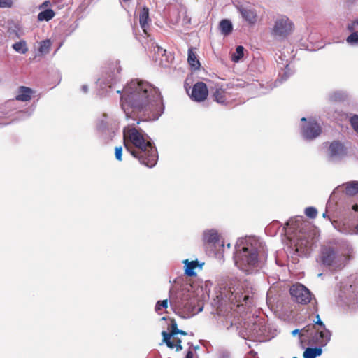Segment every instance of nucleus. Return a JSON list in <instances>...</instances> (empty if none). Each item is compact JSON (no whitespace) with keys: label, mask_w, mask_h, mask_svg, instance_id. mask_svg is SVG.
<instances>
[{"label":"nucleus","mask_w":358,"mask_h":358,"mask_svg":"<svg viewBox=\"0 0 358 358\" xmlns=\"http://www.w3.org/2000/svg\"><path fill=\"white\" fill-rule=\"evenodd\" d=\"M178 334H180V335H184V336H185V335H187V332H185V331H183V330H180V329H179V330L178 331Z\"/></svg>","instance_id":"obj_41"},{"label":"nucleus","mask_w":358,"mask_h":358,"mask_svg":"<svg viewBox=\"0 0 358 358\" xmlns=\"http://www.w3.org/2000/svg\"><path fill=\"white\" fill-rule=\"evenodd\" d=\"M120 105L128 117L136 115L145 120L158 118L162 110L159 90L149 83L135 79L127 84L120 97Z\"/></svg>","instance_id":"obj_1"},{"label":"nucleus","mask_w":358,"mask_h":358,"mask_svg":"<svg viewBox=\"0 0 358 358\" xmlns=\"http://www.w3.org/2000/svg\"><path fill=\"white\" fill-rule=\"evenodd\" d=\"M287 233L293 235L295 251L299 256L306 255L313 244L315 230L302 219L290 220L287 222Z\"/></svg>","instance_id":"obj_3"},{"label":"nucleus","mask_w":358,"mask_h":358,"mask_svg":"<svg viewBox=\"0 0 358 358\" xmlns=\"http://www.w3.org/2000/svg\"><path fill=\"white\" fill-rule=\"evenodd\" d=\"M289 292L294 300L298 303L308 304L312 299L310 292L301 284L292 285Z\"/></svg>","instance_id":"obj_8"},{"label":"nucleus","mask_w":358,"mask_h":358,"mask_svg":"<svg viewBox=\"0 0 358 358\" xmlns=\"http://www.w3.org/2000/svg\"><path fill=\"white\" fill-rule=\"evenodd\" d=\"M248 299H249V296H248V295L243 296V294H240L238 293L236 294L235 295H234L233 292L231 293V296L229 298L230 300H231L234 303H238V305L239 303L243 304V302L246 303L247 301L248 300Z\"/></svg>","instance_id":"obj_25"},{"label":"nucleus","mask_w":358,"mask_h":358,"mask_svg":"<svg viewBox=\"0 0 358 358\" xmlns=\"http://www.w3.org/2000/svg\"><path fill=\"white\" fill-rule=\"evenodd\" d=\"M328 152L331 158H341L347 155L346 148L338 141H334L329 144Z\"/></svg>","instance_id":"obj_13"},{"label":"nucleus","mask_w":358,"mask_h":358,"mask_svg":"<svg viewBox=\"0 0 358 358\" xmlns=\"http://www.w3.org/2000/svg\"><path fill=\"white\" fill-rule=\"evenodd\" d=\"M293 358H297V357H293Z\"/></svg>","instance_id":"obj_45"},{"label":"nucleus","mask_w":358,"mask_h":358,"mask_svg":"<svg viewBox=\"0 0 358 358\" xmlns=\"http://www.w3.org/2000/svg\"><path fill=\"white\" fill-rule=\"evenodd\" d=\"M294 24L286 16L278 19L273 28L274 35L285 37L294 30Z\"/></svg>","instance_id":"obj_9"},{"label":"nucleus","mask_w":358,"mask_h":358,"mask_svg":"<svg viewBox=\"0 0 358 358\" xmlns=\"http://www.w3.org/2000/svg\"><path fill=\"white\" fill-rule=\"evenodd\" d=\"M322 132L320 124L315 121H309L302 129L305 138L312 140L319 136Z\"/></svg>","instance_id":"obj_12"},{"label":"nucleus","mask_w":358,"mask_h":358,"mask_svg":"<svg viewBox=\"0 0 358 358\" xmlns=\"http://www.w3.org/2000/svg\"><path fill=\"white\" fill-rule=\"evenodd\" d=\"M124 145L132 156L148 167H153L158 159L157 150L145 136L137 129L124 130Z\"/></svg>","instance_id":"obj_2"},{"label":"nucleus","mask_w":358,"mask_h":358,"mask_svg":"<svg viewBox=\"0 0 358 358\" xmlns=\"http://www.w3.org/2000/svg\"><path fill=\"white\" fill-rule=\"evenodd\" d=\"M148 20H149V9L148 8L144 6L139 14V22L141 24V27L143 29V31L145 32V29L148 27Z\"/></svg>","instance_id":"obj_19"},{"label":"nucleus","mask_w":358,"mask_h":358,"mask_svg":"<svg viewBox=\"0 0 358 358\" xmlns=\"http://www.w3.org/2000/svg\"><path fill=\"white\" fill-rule=\"evenodd\" d=\"M221 32L224 35H228L232 31V24L228 20H222L220 22Z\"/></svg>","instance_id":"obj_23"},{"label":"nucleus","mask_w":358,"mask_h":358,"mask_svg":"<svg viewBox=\"0 0 358 358\" xmlns=\"http://www.w3.org/2000/svg\"><path fill=\"white\" fill-rule=\"evenodd\" d=\"M357 26H358V20H355L351 23L348 24L347 27L349 31H353Z\"/></svg>","instance_id":"obj_37"},{"label":"nucleus","mask_w":358,"mask_h":358,"mask_svg":"<svg viewBox=\"0 0 358 358\" xmlns=\"http://www.w3.org/2000/svg\"><path fill=\"white\" fill-rule=\"evenodd\" d=\"M183 262L185 265V274L190 277L196 276V273L194 270L199 266L201 268L203 265H199L197 260L189 262L187 259H186Z\"/></svg>","instance_id":"obj_16"},{"label":"nucleus","mask_w":358,"mask_h":358,"mask_svg":"<svg viewBox=\"0 0 358 358\" xmlns=\"http://www.w3.org/2000/svg\"><path fill=\"white\" fill-rule=\"evenodd\" d=\"M352 210L357 212L358 211V204H355L352 206Z\"/></svg>","instance_id":"obj_42"},{"label":"nucleus","mask_w":358,"mask_h":358,"mask_svg":"<svg viewBox=\"0 0 358 358\" xmlns=\"http://www.w3.org/2000/svg\"><path fill=\"white\" fill-rule=\"evenodd\" d=\"M12 5V0H0V8H10Z\"/></svg>","instance_id":"obj_36"},{"label":"nucleus","mask_w":358,"mask_h":358,"mask_svg":"<svg viewBox=\"0 0 358 358\" xmlns=\"http://www.w3.org/2000/svg\"><path fill=\"white\" fill-rule=\"evenodd\" d=\"M50 4V2L49 1H45L40 6V8H45L48 7Z\"/></svg>","instance_id":"obj_39"},{"label":"nucleus","mask_w":358,"mask_h":358,"mask_svg":"<svg viewBox=\"0 0 358 358\" xmlns=\"http://www.w3.org/2000/svg\"><path fill=\"white\" fill-rule=\"evenodd\" d=\"M187 62L192 68H194V69H199L200 68L201 64L197 59L194 49L192 47L188 49Z\"/></svg>","instance_id":"obj_17"},{"label":"nucleus","mask_w":358,"mask_h":358,"mask_svg":"<svg viewBox=\"0 0 358 358\" xmlns=\"http://www.w3.org/2000/svg\"><path fill=\"white\" fill-rule=\"evenodd\" d=\"M316 317L315 323L303 327V332L301 334L306 338V345L324 347L330 341L331 334L320 320V315H317Z\"/></svg>","instance_id":"obj_4"},{"label":"nucleus","mask_w":358,"mask_h":358,"mask_svg":"<svg viewBox=\"0 0 358 358\" xmlns=\"http://www.w3.org/2000/svg\"><path fill=\"white\" fill-rule=\"evenodd\" d=\"M178 328L174 319L171 320V331H162L163 342L170 348H176V351H180L182 349L181 345L182 341L174 336L178 334Z\"/></svg>","instance_id":"obj_7"},{"label":"nucleus","mask_w":358,"mask_h":358,"mask_svg":"<svg viewBox=\"0 0 358 358\" xmlns=\"http://www.w3.org/2000/svg\"><path fill=\"white\" fill-rule=\"evenodd\" d=\"M122 146L115 147V158L118 161H122Z\"/></svg>","instance_id":"obj_35"},{"label":"nucleus","mask_w":358,"mask_h":358,"mask_svg":"<svg viewBox=\"0 0 358 358\" xmlns=\"http://www.w3.org/2000/svg\"><path fill=\"white\" fill-rule=\"evenodd\" d=\"M237 10L243 20L250 26H254L258 22L259 17L255 9L250 6H238Z\"/></svg>","instance_id":"obj_11"},{"label":"nucleus","mask_w":358,"mask_h":358,"mask_svg":"<svg viewBox=\"0 0 358 358\" xmlns=\"http://www.w3.org/2000/svg\"><path fill=\"white\" fill-rule=\"evenodd\" d=\"M246 86V83L242 80H237L236 83L227 85L228 88H243Z\"/></svg>","instance_id":"obj_31"},{"label":"nucleus","mask_w":358,"mask_h":358,"mask_svg":"<svg viewBox=\"0 0 358 358\" xmlns=\"http://www.w3.org/2000/svg\"><path fill=\"white\" fill-rule=\"evenodd\" d=\"M346 41L350 44L358 43V31H353L348 36Z\"/></svg>","instance_id":"obj_30"},{"label":"nucleus","mask_w":358,"mask_h":358,"mask_svg":"<svg viewBox=\"0 0 358 358\" xmlns=\"http://www.w3.org/2000/svg\"><path fill=\"white\" fill-rule=\"evenodd\" d=\"M83 92L86 93L88 91V87L87 85H83L81 87Z\"/></svg>","instance_id":"obj_40"},{"label":"nucleus","mask_w":358,"mask_h":358,"mask_svg":"<svg viewBox=\"0 0 358 358\" xmlns=\"http://www.w3.org/2000/svg\"><path fill=\"white\" fill-rule=\"evenodd\" d=\"M306 119L305 117L301 118V121H306Z\"/></svg>","instance_id":"obj_43"},{"label":"nucleus","mask_w":358,"mask_h":358,"mask_svg":"<svg viewBox=\"0 0 358 358\" xmlns=\"http://www.w3.org/2000/svg\"><path fill=\"white\" fill-rule=\"evenodd\" d=\"M168 308V299H164L162 301H158L155 306V311L159 314L161 315L162 313L161 310L162 309H166Z\"/></svg>","instance_id":"obj_28"},{"label":"nucleus","mask_w":358,"mask_h":358,"mask_svg":"<svg viewBox=\"0 0 358 358\" xmlns=\"http://www.w3.org/2000/svg\"><path fill=\"white\" fill-rule=\"evenodd\" d=\"M345 193L348 196H355L358 194V181H351L343 185Z\"/></svg>","instance_id":"obj_21"},{"label":"nucleus","mask_w":358,"mask_h":358,"mask_svg":"<svg viewBox=\"0 0 358 358\" xmlns=\"http://www.w3.org/2000/svg\"><path fill=\"white\" fill-rule=\"evenodd\" d=\"M203 241L206 243L215 244L220 241V235L215 230H209L203 234Z\"/></svg>","instance_id":"obj_18"},{"label":"nucleus","mask_w":358,"mask_h":358,"mask_svg":"<svg viewBox=\"0 0 358 358\" xmlns=\"http://www.w3.org/2000/svg\"><path fill=\"white\" fill-rule=\"evenodd\" d=\"M194 352L192 350H188L185 358H194Z\"/></svg>","instance_id":"obj_38"},{"label":"nucleus","mask_w":358,"mask_h":358,"mask_svg":"<svg viewBox=\"0 0 358 358\" xmlns=\"http://www.w3.org/2000/svg\"><path fill=\"white\" fill-rule=\"evenodd\" d=\"M322 347L320 346H316L315 348H307L303 352V358H316L322 354Z\"/></svg>","instance_id":"obj_20"},{"label":"nucleus","mask_w":358,"mask_h":358,"mask_svg":"<svg viewBox=\"0 0 358 358\" xmlns=\"http://www.w3.org/2000/svg\"><path fill=\"white\" fill-rule=\"evenodd\" d=\"M55 15V13L52 9H46L43 11H41L38 15V21H49L54 17Z\"/></svg>","instance_id":"obj_22"},{"label":"nucleus","mask_w":358,"mask_h":358,"mask_svg":"<svg viewBox=\"0 0 358 358\" xmlns=\"http://www.w3.org/2000/svg\"><path fill=\"white\" fill-rule=\"evenodd\" d=\"M228 96H229V93L221 87H215L212 92L213 101L221 105L227 106L229 103Z\"/></svg>","instance_id":"obj_14"},{"label":"nucleus","mask_w":358,"mask_h":358,"mask_svg":"<svg viewBox=\"0 0 358 358\" xmlns=\"http://www.w3.org/2000/svg\"><path fill=\"white\" fill-rule=\"evenodd\" d=\"M34 91L32 89L25 86H20L17 89V95L15 100L20 101H28L31 99Z\"/></svg>","instance_id":"obj_15"},{"label":"nucleus","mask_w":358,"mask_h":358,"mask_svg":"<svg viewBox=\"0 0 358 358\" xmlns=\"http://www.w3.org/2000/svg\"><path fill=\"white\" fill-rule=\"evenodd\" d=\"M305 214L307 217H308L311 219H314L316 217V216L317 215V210L314 207H312V206L308 207L305 210Z\"/></svg>","instance_id":"obj_29"},{"label":"nucleus","mask_w":358,"mask_h":358,"mask_svg":"<svg viewBox=\"0 0 358 358\" xmlns=\"http://www.w3.org/2000/svg\"><path fill=\"white\" fill-rule=\"evenodd\" d=\"M353 129L358 134V115H353L350 120Z\"/></svg>","instance_id":"obj_33"},{"label":"nucleus","mask_w":358,"mask_h":358,"mask_svg":"<svg viewBox=\"0 0 358 358\" xmlns=\"http://www.w3.org/2000/svg\"><path fill=\"white\" fill-rule=\"evenodd\" d=\"M352 258L350 255L338 254L332 247H322L317 262L333 270L343 269Z\"/></svg>","instance_id":"obj_5"},{"label":"nucleus","mask_w":358,"mask_h":358,"mask_svg":"<svg viewBox=\"0 0 358 358\" xmlns=\"http://www.w3.org/2000/svg\"><path fill=\"white\" fill-rule=\"evenodd\" d=\"M187 92L190 99L195 102H203L206 101L209 94L206 84L201 81H199L193 85L191 93H189L187 90Z\"/></svg>","instance_id":"obj_10"},{"label":"nucleus","mask_w":358,"mask_h":358,"mask_svg":"<svg viewBox=\"0 0 358 358\" xmlns=\"http://www.w3.org/2000/svg\"><path fill=\"white\" fill-rule=\"evenodd\" d=\"M50 47H51V42L50 40L43 41L40 43V47L38 48V51L41 54L45 55L49 52Z\"/></svg>","instance_id":"obj_26"},{"label":"nucleus","mask_w":358,"mask_h":358,"mask_svg":"<svg viewBox=\"0 0 358 358\" xmlns=\"http://www.w3.org/2000/svg\"><path fill=\"white\" fill-rule=\"evenodd\" d=\"M152 50L155 52H157L159 55H164L166 52V50L163 49L162 48L159 47L157 44H152Z\"/></svg>","instance_id":"obj_34"},{"label":"nucleus","mask_w":358,"mask_h":358,"mask_svg":"<svg viewBox=\"0 0 358 358\" xmlns=\"http://www.w3.org/2000/svg\"><path fill=\"white\" fill-rule=\"evenodd\" d=\"M303 332V328L301 329V330H299V329H294V331H292V334L293 336H296V334H299V338H300V340H301V343L302 345H306V338L304 336H302V333Z\"/></svg>","instance_id":"obj_32"},{"label":"nucleus","mask_w":358,"mask_h":358,"mask_svg":"<svg viewBox=\"0 0 358 358\" xmlns=\"http://www.w3.org/2000/svg\"><path fill=\"white\" fill-rule=\"evenodd\" d=\"M244 48L241 45L236 47V52L231 55V60L234 62H238L244 55Z\"/></svg>","instance_id":"obj_27"},{"label":"nucleus","mask_w":358,"mask_h":358,"mask_svg":"<svg viewBox=\"0 0 358 358\" xmlns=\"http://www.w3.org/2000/svg\"><path fill=\"white\" fill-rule=\"evenodd\" d=\"M356 230L358 232V224H357L356 227H355Z\"/></svg>","instance_id":"obj_44"},{"label":"nucleus","mask_w":358,"mask_h":358,"mask_svg":"<svg viewBox=\"0 0 358 358\" xmlns=\"http://www.w3.org/2000/svg\"><path fill=\"white\" fill-rule=\"evenodd\" d=\"M242 264L255 266L258 262V251L252 245H247L242 248L236 254V261Z\"/></svg>","instance_id":"obj_6"},{"label":"nucleus","mask_w":358,"mask_h":358,"mask_svg":"<svg viewBox=\"0 0 358 358\" xmlns=\"http://www.w3.org/2000/svg\"><path fill=\"white\" fill-rule=\"evenodd\" d=\"M12 47L16 52L21 54H25L28 51L27 43L24 40L16 42Z\"/></svg>","instance_id":"obj_24"}]
</instances>
